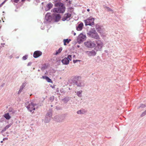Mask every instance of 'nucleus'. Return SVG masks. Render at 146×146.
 <instances>
[{
    "mask_svg": "<svg viewBox=\"0 0 146 146\" xmlns=\"http://www.w3.org/2000/svg\"><path fill=\"white\" fill-rule=\"evenodd\" d=\"M55 6L58 7L54 8L53 10L54 13H64L66 9L64 4L60 2H58L55 3Z\"/></svg>",
    "mask_w": 146,
    "mask_h": 146,
    "instance_id": "nucleus-1",
    "label": "nucleus"
},
{
    "mask_svg": "<svg viewBox=\"0 0 146 146\" xmlns=\"http://www.w3.org/2000/svg\"><path fill=\"white\" fill-rule=\"evenodd\" d=\"M72 82L78 87H83L85 86L84 82L81 80L79 76H75L72 80Z\"/></svg>",
    "mask_w": 146,
    "mask_h": 146,
    "instance_id": "nucleus-2",
    "label": "nucleus"
},
{
    "mask_svg": "<svg viewBox=\"0 0 146 146\" xmlns=\"http://www.w3.org/2000/svg\"><path fill=\"white\" fill-rule=\"evenodd\" d=\"M87 34L89 37L96 39L99 40L100 39L99 36L94 28H93L89 31L87 33Z\"/></svg>",
    "mask_w": 146,
    "mask_h": 146,
    "instance_id": "nucleus-3",
    "label": "nucleus"
},
{
    "mask_svg": "<svg viewBox=\"0 0 146 146\" xmlns=\"http://www.w3.org/2000/svg\"><path fill=\"white\" fill-rule=\"evenodd\" d=\"M26 104L28 105L26 106L28 110L30 111L31 112L33 110H35V109L36 106H37V108H38V106H39L38 104H36L35 103V101L32 100L31 102V103H29V102H27Z\"/></svg>",
    "mask_w": 146,
    "mask_h": 146,
    "instance_id": "nucleus-4",
    "label": "nucleus"
},
{
    "mask_svg": "<svg viewBox=\"0 0 146 146\" xmlns=\"http://www.w3.org/2000/svg\"><path fill=\"white\" fill-rule=\"evenodd\" d=\"M52 116V110L50 109L47 112L45 116L44 121L45 123H47L49 122Z\"/></svg>",
    "mask_w": 146,
    "mask_h": 146,
    "instance_id": "nucleus-5",
    "label": "nucleus"
},
{
    "mask_svg": "<svg viewBox=\"0 0 146 146\" xmlns=\"http://www.w3.org/2000/svg\"><path fill=\"white\" fill-rule=\"evenodd\" d=\"M52 20L54 22H57L60 21L61 17L59 14L54 13L52 14Z\"/></svg>",
    "mask_w": 146,
    "mask_h": 146,
    "instance_id": "nucleus-6",
    "label": "nucleus"
},
{
    "mask_svg": "<svg viewBox=\"0 0 146 146\" xmlns=\"http://www.w3.org/2000/svg\"><path fill=\"white\" fill-rule=\"evenodd\" d=\"M94 18L91 17L84 21L86 26H92L94 24Z\"/></svg>",
    "mask_w": 146,
    "mask_h": 146,
    "instance_id": "nucleus-7",
    "label": "nucleus"
},
{
    "mask_svg": "<svg viewBox=\"0 0 146 146\" xmlns=\"http://www.w3.org/2000/svg\"><path fill=\"white\" fill-rule=\"evenodd\" d=\"M86 38V37L85 35L80 33L78 37L77 42L79 43H80L85 40Z\"/></svg>",
    "mask_w": 146,
    "mask_h": 146,
    "instance_id": "nucleus-8",
    "label": "nucleus"
},
{
    "mask_svg": "<svg viewBox=\"0 0 146 146\" xmlns=\"http://www.w3.org/2000/svg\"><path fill=\"white\" fill-rule=\"evenodd\" d=\"M84 44L87 47L89 48L94 47L96 46L94 42L91 41H87L84 43Z\"/></svg>",
    "mask_w": 146,
    "mask_h": 146,
    "instance_id": "nucleus-9",
    "label": "nucleus"
},
{
    "mask_svg": "<svg viewBox=\"0 0 146 146\" xmlns=\"http://www.w3.org/2000/svg\"><path fill=\"white\" fill-rule=\"evenodd\" d=\"M52 20V15L51 16L50 13H47L45 16L44 23H48L50 22Z\"/></svg>",
    "mask_w": 146,
    "mask_h": 146,
    "instance_id": "nucleus-10",
    "label": "nucleus"
},
{
    "mask_svg": "<svg viewBox=\"0 0 146 146\" xmlns=\"http://www.w3.org/2000/svg\"><path fill=\"white\" fill-rule=\"evenodd\" d=\"M71 15L70 13H68L64 14V16L62 17V20L63 21H69L70 19V17Z\"/></svg>",
    "mask_w": 146,
    "mask_h": 146,
    "instance_id": "nucleus-11",
    "label": "nucleus"
},
{
    "mask_svg": "<svg viewBox=\"0 0 146 146\" xmlns=\"http://www.w3.org/2000/svg\"><path fill=\"white\" fill-rule=\"evenodd\" d=\"M96 43L97 44V46L95 48V49H96L97 50H100L102 48L103 43L100 40H98L96 41Z\"/></svg>",
    "mask_w": 146,
    "mask_h": 146,
    "instance_id": "nucleus-12",
    "label": "nucleus"
},
{
    "mask_svg": "<svg viewBox=\"0 0 146 146\" xmlns=\"http://www.w3.org/2000/svg\"><path fill=\"white\" fill-rule=\"evenodd\" d=\"M85 53L89 56H95L96 54V52L94 50L91 51H87L85 52Z\"/></svg>",
    "mask_w": 146,
    "mask_h": 146,
    "instance_id": "nucleus-13",
    "label": "nucleus"
},
{
    "mask_svg": "<svg viewBox=\"0 0 146 146\" xmlns=\"http://www.w3.org/2000/svg\"><path fill=\"white\" fill-rule=\"evenodd\" d=\"M42 54L41 52L39 51H36L34 52L33 54V57L35 58H37L41 56Z\"/></svg>",
    "mask_w": 146,
    "mask_h": 146,
    "instance_id": "nucleus-14",
    "label": "nucleus"
},
{
    "mask_svg": "<svg viewBox=\"0 0 146 146\" xmlns=\"http://www.w3.org/2000/svg\"><path fill=\"white\" fill-rule=\"evenodd\" d=\"M63 64L67 65L69 62V60L66 57H65L61 61Z\"/></svg>",
    "mask_w": 146,
    "mask_h": 146,
    "instance_id": "nucleus-15",
    "label": "nucleus"
},
{
    "mask_svg": "<svg viewBox=\"0 0 146 146\" xmlns=\"http://www.w3.org/2000/svg\"><path fill=\"white\" fill-rule=\"evenodd\" d=\"M52 4L50 3L48 4L46 6V7L45 9V10L46 11L49 10L52 7Z\"/></svg>",
    "mask_w": 146,
    "mask_h": 146,
    "instance_id": "nucleus-16",
    "label": "nucleus"
},
{
    "mask_svg": "<svg viewBox=\"0 0 146 146\" xmlns=\"http://www.w3.org/2000/svg\"><path fill=\"white\" fill-rule=\"evenodd\" d=\"M83 23H81L78 25L77 27H76V30L78 31L82 30L83 28Z\"/></svg>",
    "mask_w": 146,
    "mask_h": 146,
    "instance_id": "nucleus-17",
    "label": "nucleus"
},
{
    "mask_svg": "<svg viewBox=\"0 0 146 146\" xmlns=\"http://www.w3.org/2000/svg\"><path fill=\"white\" fill-rule=\"evenodd\" d=\"M96 28L98 32L100 33H101L102 32V28L99 25H96Z\"/></svg>",
    "mask_w": 146,
    "mask_h": 146,
    "instance_id": "nucleus-18",
    "label": "nucleus"
},
{
    "mask_svg": "<svg viewBox=\"0 0 146 146\" xmlns=\"http://www.w3.org/2000/svg\"><path fill=\"white\" fill-rule=\"evenodd\" d=\"M42 78L43 79H45L48 82L52 83V81L51 80L50 78L46 76H42Z\"/></svg>",
    "mask_w": 146,
    "mask_h": 146,
    "instance_id": "nucleus-19",
    "label": "nucleus"
},
{
    "mask_svg": "<svg viewBox=\"0 0 146 146\" xmlns=\"http://www.w3.org/2000/svg\"><path fill=\"white\" fill-rule=\"evenodd\" d=\"M70 97L66 96L62 100L65 103H66L70 100Z\"/></svg>",
    "mask_w": 146,
    "mask_h": 146,
    "instance_id": "nucleus-20",
    "label": "nucleus"
},
{
    "mask_svg": "<svg viewBox=\"0 0 146 146\" xmlns=\"http://www.w3.org/2000/svg\"><path fill=\"white\" fill-rule=\"evenodd\" d=\"M25 86V84L24 83H23L22 85L20 86L19 90L18 91V94H19L22 92V90L24 88Z\"/></svg>",
    "mask_w": 146,
    "mask_h": 146,
    "instance_id": "nucleus-21",
    "label": "nucleus"
},
{
    "mask_svg": "<svg viewBox=\"0 0 146 146\" xmlns=\"http://www.w3.org/2000/svg\"><path fill=\"white\" fill-rule=\"evenodd\" d=\"M11 126L10 124L7 125L1 131V133H3L7 129H8Z\"/></svg>",
    "mask_w": 146,
    "mask_h": 146,
    "instance_id": "nucleus-22",
    "label": "nucleus"
},
{
    "mask_svg": "<svg viewBox=\"0 0 146 146\" xmlns=\"http://www.w3.org/2000/svg\"><path fill=\"white\" fill-rule=\"evenodd\" d=\"M3 116L7 120L9 119L11 117L9 115V113H7L5 114Z\"/></svg>",
    "mask_w": 146,
    "mask_h": 146,
    "instance_id": "nucleus-23",
    "label": "nucleus"
},
{
    "mask_svg": "<svg viewBox=\"0 0 146 146\" xmlns=\"http://www.w3.org/2000/svg\"><path fill=\"white\" fill-rule=\"evenodd\" d=\"M86 112V111L84 110H80L77 111V113L78 114H83Z\"/></svg>",
    "mask_w": 146,
    "mask_h": 146,
    "instance_id": "nucleus-24",
    "label": "nucleus"
},
{
    "mask_svg": "<svg viewBox=\"0 0 146 146\" xmlns=\"http://www.w3.org/2000/svg\"><path fill=\"white\" fill-rule=\"evenodd\" d=\"M71 40L70 39H64V45H66V43L68 44L69 43L70 41H71Z\"/></svg>",
    "mask_w": 146,
    "mask_h": 146,
    "instance_id": "nucleus-25",
    "label": "nucleus"
},
{
    "mask_svg": "<svg viewBox=\"0 0 146 146\" xmlns=\"http://www.w3.org/2000/svg\"><path fill=\"white\" fill-rule=\"evenodd\" d=\"M82 90H80L77 92L76 93L77 95L79 97H81L82 96Z\"/></svg>",
    "mask_w": 146,
    "mask_h": 146,
    "instance_id": "nucleus-26",
    "label": "nucleus"
},
{
    "mask_svg": "<svg viewBox=\"0 0 146 146\" xmlns=\"http://www.w3.org/2000/svg\"><path fill=\"white\" fill-rule=\"evenodd\" d=\"M62 50V47L60 48L58 50L56 51V52L55 54L56 55H57L58 54L60 53Z\"/></svg>",
    "mask_w": 146,
    "mask_h": 146,
    "instance_id": "nucleus-27",
    "label": "nucleus"
},
{
    "mask_svg": "<svg viewBox=\"0 0 146 146\" xmlns=\"http://www.w3.org/2000/svg\"><path fill=\"white\" fill-rule=\"evenodd\" d=\"M146 115V110L143 112V113H142V114L141 115V117H142L143 116H144L145 115Z\"/></svg>",
    "mask_w": 146,
    "mask_h": 146,
    "instance_id": "nucleus-28",
    "label": "nucleus"
},
{
    "mask_svg": "<svg viewBox=\"0 0 146 146\" xmlns=\"http://www.w3.org/2000/svg\"><path fill=\"white\" fill-rule=\"evenodd\" d=\"M67 58H68L69 60H72V55H69L68 56Z\"/></svg>",
    "mask_w": 146,
    "mask_h": 146,
    "instance_id": "nucleus-29",
    "label": "nucleus"
},
{
    "mask_svg": "<svg viewBox=\"0 0 146 146\" xmlns=\"http://www.w3.org/2000/svg\"><path fill=\"white\" fill-rule=\"evenodd\" d=\"M11 1L15 3H17L19 1V0H11Z\"/></svg>",
    "mask_w": 146,
    "mask_h": 146,
    "instance_id": "nucleus-30",
    "label": "nucleus"
},
{
    "mask_svg": "<svg viewBox=\"0 0 146 146\" xmlns=\"http://www.w3.org/2000/svg\"><path fill=\"white\" fill-rule=\"evenodd\" d=\"M27 58V56L25 55V56H24L22 58H23V60H25Z\"/></svg>",
    "mask_w": 146,
    "mask_h": 146,
    "instance_id": "nucleus-31",
    "label": "nucleus"
},
{
    "mask_svg": "<svg viewBox=\"0 0 146 146\" xmlns=\"http://www.w3.org/2000/svg\"><path fill=\"white\" fill-rule=\"evenodd\" d=\"M145 106H146L145 104H141V106H140V107L143 108L145 107Z\"/></svg>",
    "mask_w": 146,
    "mask_h": 146,
    "instance_id": "nucleus-32",
    "label": "nucleus"
},
{
    "mask_svg": "<svg viewBox=\"0 0 146 146\" xmlns=\"http://www.w3.org/2000/svg\"><path fill=\"white\" fill-rule=\"evenodd\" d=\"M107 10L108 11H112V10L110 9V8L108 7H107Z\"/></svg>",
    "mask_w": 146,
    "mask_h": 146,
    "instance_id": "nucleus-33",
    "label": "nucleus"
},
{
    "mask_svg": "<svg viewBox=\"0 0 146 146\" xmlns=\"http://www.w3.org/2000/svg\"><path fill=\"white\" fill-rule=\"evenodd\" d=\"M54 99V96L51 97L50 98V100L51 101H53Z\"/></svg>",
    "mask_w": 146,
    "mask_h": 146,
    "instance_id": "nucleus-34",
    "label": "nucleus"
},
{
    "mask_svg": "<svg viewBox=\"0 0 146 146\" xmlns=\"http://www.w3.org/2000/svg\"><path fill=\"white\" fill-rule=\"evenodd\" d=\"M78 61H80L79 60H74L73 61V62L75 64L77 62H78Z\"/></svg>",
    "mask_w": 146,
    "mask_h": 146,
    "instance_id": "nucleus-35",
    "label": "nucleus"
},
{
    "mask_svg": "<svg viewBox=\"0 0 146 146\" xmlns=\"http://www.w3.org/2000/svg\"><path fill=\"white\" fill-rule=\"evenodd\" d=\"M31 64L32 62H30L28 63L27 66H31Z\"/></svg>",
    "mask_w": 146,
    "mask_h": 146,
    "instance_id": "nucleus-36",
    "label": "nucleus"
},
{
    "mask_svg": "<svg viewBox=\"0 0 146 146\" xmlns=\"http://www.w3.org/2000/svg\"><path fill=\"white\" fill-rule=\"evenodd\" d=\"M60 91L61 93H64V92L63 91V89H61L60 90Z\"/></svg>",
    "mask_w": 146,
    "mask_h": 146,
    "instance_id": "nucleus-37",
    "label": "nucleus"
},
{
    "mask_svg": "<svg viewBox=\"0 0 146 146\" xmlns=\"http://www.w3.org/2000/svg\"><path fill=\"white\" fill-rule=\"evenodd\" d=\"M7 139H8V138L6 137V138H4L3 139V140L5 141V140H7Z\"/></svg>",
    "mask_w": 146,
    "mask_h": 146,
    "instance_id": "nucleus-38",
    "label": "nucleus"
},
{
    "mask_svg": "<svg viewBox=\"0 0 146 146\" xmlns=\"http://www.w3.org/2000/svg\"><path fill=\"white\" fill-rule=\"evenodd\" d=\"M72 33H74V36H75V35H76V33H74V31H72Z\"/></svg>",
    "mask_w": 146,
    "mask_h": 146,
    "instance_id": "nucleus-39",
    "label": "nucleus"
},
{
    "mask_svg": "<svg viewBox=\"0 0 146 146\" xmlns=\"http://www.w3.org/2000/svg\"><path fill=\"white\" fill-rule=\"evenodd\" d=\"M6 2L5 1H4L1 4V5H3Z\"/></svg>",
    "mask_w": 146,
    "mask_h": 146,
    "instance_id": "nucleus-40",
    "label": "nucleus"
},
{
    "mask_svg": "<svg viewBox=\"0 0 146 146\" xmlns=\"http://www.w3.org/2000/svg\"><path fill=\"white\" fill-rule=\"evenodd\" d=\"M56 92H59L58 88L57 89V90H56Z\"/></svg>",
    "mask_w": 146,
    "mask_h": 146,
    "instance_id": "nucleus-41",
    "label": "nucleus"
},
{
    "mask_svg": "<svg viewBox=\"0 0 146 146\" xmlns=\"http://www.w3.org/2000/svg\"><path fill=\"white\" fill-rule=\"evenodd\" d=\"M90 10L89 9H87V11H90Z\"/></svg>",
    "mask_w": 146,
    "mask_h": 146,
    "instance_id": "nucleus-42",
    "label": "nucleus"
},
{
    "mask_svg": "<svg viewBox=\"0 0 146 146\" xmlns=\"http://www.w3.org/2000/svg\"><path fill=\"white\" fill-rule=\"evenodd\" d=\"M4 84H3L1 85V86L2 87H3L4 86Z\"/></svg>",
    "mask_w": 146,
    "mask_h": 146,
    "instance_id": "nucleus-43",
    "label": "nucleus"
},
{
    "mask_svg": "<svg viewBox=\"0 0 146 146\" xmlns=\"http://www.w3.org/2000/svg\"><path fill=\"white\" fill-rule=\"evenodd\" d=\"M5 43H1V44L2 45H5Z\"/></svg>",
    "mask_w": 146,
    "mask_h": 146,
    "instance_id": "nucleus-44",
    "label": "nucleus"
},
{
    "mask_svg": "<svg viewBox=\"0 0 146 146\" xmlns=\"http://www.w3.org/2000/svg\"><path fill=\"white\" fill-rule=\"evenodd\" d=\"M11 111H12V110H9V112H11Z\"/></svg>",
    "mask_w": 146,
    "mask_h": 146,
    "instance_id": "nucleus-45",
    "label": "nucleus"
},
{
    "mask_svg": "<svg viewBox=\"0 0 146 146\" xmlns=\"http://www.w3.org/2000/svg\"><path fill=\"white\" fill-rule=\"evenodd\" d=\"M1 143H3V141H1Z\"/></svg>",
    "mask_w": 146,
    "mask_h": 146,
    "instance_id": "nucleus-46",
    "label": "nucleus"
},
{
    "mask_svg": "<svg viewBox=\"0 0 146 146\" xmlns=\"http://www.w3.org/2000/svg\"><path fill=\"white\" fill-rule=\"evenodd\" d=\"M79 46H77V47H79Z\"/></svg>",
    "mask_w": 146,
    "mask_h": 146,
    "instance_id": "nucleus-47",
    "label": "nucleus"
},
{
    "mask_svg": "<svg viewBox=\"0 0 146 146\" xmlns=\"http://www.w3.org/2000/svg\"><path fill=\"white\" fill-rule=\"evenodd\" d=\"M38 71H40V70H38Z\"/></svg>",
    "mask_w": 146,
    "mask_h": 146,
    "instance_id": "nucleus-48",
    "label": "nucleus"
},
{
    "mask_svg": "<svg viewBox=\"0 0 146 146\" xmlns=\"http://www.w3.org/2000/svg\"><path fill=\"white\" fill-rule=\"evenodd\" d=\"M35 69V68H33V69L34 70Z\"/></svg>",
    "mask_w": 146,
    "mask_h": 146,
    "instance_id": "nucleus-49",
    "label": "nucleus"
},
{
    "mask_svg": "<svg viewBox=\"0 0 146 146\" xmlns=\"http://www.w3.org/2000/svg\"><path fill=\"white\" fill-rule=\"evenodd\" d=\"M51 106L52 107H53V106L52 105H51Z\"/></svg>",
    "mask_w": 146,
    "mask_h": 146,
    "instance_id": "nucleus-50",
    "label": "nucleus"
},
{
    "mask_svg": "<svg viewBox=\"0 0 146 146\" xmlns=\"http://www.w3.org/2000/svg\"><path fill=\"white\" fill-rule=\"evenodd\" d=\"M7 0H5V1H7Z\"/></svg>",
    "mask_w": 146,
    "mask_h": 146,
    "instance_id": "nucleus-51",
    "label": "nucleus"
},
{
    "mask_svg": "<svg viewBox=\"0 0 146 146\" xmlns=\"http://www.w3.org/2000/svg\"><path fill=\"white\" fill-rule=\"evenodd\" d=\"M7 0H5V1H7Z\"/></svg>",
    "mask_w": 146,
    "mask_h": 146,
    "instance_id": "nucleus-52",
    "label": "nucleus"
}]
</instances>
